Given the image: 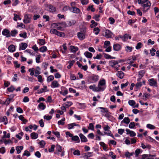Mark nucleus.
Segmentation results:
<instances>
[{
  "label": "nucleus",
  "mask_w": 159,
  "mask_h": 159,
  "mask_svg": "<svg viewBox=\"0 0 159 159\" xmlns=\"http://www.w3.org/2000/svg\"><path fill=\"white\" fill-rule=\"evenodd\" d=\"M98 87H100L103 89L101 91H104L106 88V81L105 80L102 79L100 80L98 82Z\"/></svg>",
  "instance_id": "obj_1"
},
{
  "label": "nucleus",
  "mask_w": 159,
  "mask_h": 159,
  "mask_svg": "<svg viewBox=\"0 0 159 159\" xmlns=\"http://www.w3.org/2000/svg\"><path fill=\"white\" fill-rule=\"evenodd\" d=\"M151 5V3L150 2H148L146 3L143 5L142 6L143 7V12H145L147 11L149 9Z\"/></svg>",
  "instance_id": "obj_2"
},
{
  "label": "nucleus",
  "mask_w": 159,
  "mask_h": 159,
  "mask_svg": "<svg viewBox=\"0 0 159 159\" xmlns=\"http://www.w3.org/2000/svg\"><path fill=\"white\" fill-rule=\"evenodd\" d=\"M89 88L90 89H92L93 91L94 92H100L101 90L103 89H102L100 87H96L95 84L91 85L89 86Z\"/></svg>",
  "instance_id": "obj_3"
},
{
  "label": "nucleus",
  "mask_w": 159,
  "mask_h": 159,
  "mask_svg": "<svg viewBox=\"0 0 159 159\" xmlns=\"http://www.w3.org/2000/svg\"><path fill=\"white\" fill-rule=\"evenodd\" d=\"M149 85L151 86L157 87V83L156 80L154 78H152L148 80Z\"/></svg>",
  "instance_id": "obj_4"
},
{
  "label": "nucleus",
  "mask_w": 159,
  "mask_h": 159,
  "mask_svg": "<svg viewBox=\"0 0 159 159\" xmlns=\"http://www.w3.org/2000/svg\"><path fill=\"white\" fill-rule=\"evenodd\" d=\"M89 79L93 83L97 82L99 80V76L98 75H93L89 77Z\"/></svg>",
  "instance_id": "obj_5"
},
{
  "label": "nucleus",
  "mask_w": 159,
  "mask_h": 159,
  "mask_svg": "<svg viewBox=\"0 0 159 159\" xmlns=\"http://www.w3.org/2000/svg\"><path fill=\"white\" fill-rule=\"evenodd\" d=\"M31 16L30 15L27 14L25 15L24 16V19L23 20L25 24L30 23L31 21Z\"/></svg>",
  "instance_id": "obj_6"
},
{
  "label": "nucleus",
  "mask_w": 159,
  "mask_h": 159,
  "mask_svg": "<svg viewBox=\"0 0 159 159\" xmlns=\"http://www.w3.org/2000/svg\"><path fill=\"white\" fill-rule=\"evenodd\" d=\"M113 34L110 30H105V35L104 36L107 38H111Z\"/></svg>",
  "instance_id": "obj_7"
},
{
  "label": "nucleus",
  "mask_w": 159,
  "mask_h": 159,
  "mask_svg": "<svg viewBox=\"0 0 159 159\" xmlns=\"http://www.w3.org/2000/svg\"><path fill=\"white\" fill-rule=\"evenodd\" d=\"M61 91H60L59 92L63 96H65L68 93V90L65 87H61Z\"/></svg>",
  "instance_id": "obj_8"
},
{
  "label": "nucleus",
  "mask_w": 159,
  "mask_h": 159,
  "mask_svg": "<svg viewBox=\"0 0 159 159\" xmlns=\"http://www.w3.org/2000/svg\"><path fill=\"white\" fill-rule=\"evenodd\" d=\"M2 34L6 36V37H9L11 36L10 31L8 30L4 29L2 31Z\"/></svg>",
  "instance_id": "obj_9"
},
{
  "label": "nucleus",
  "mask_w": 159,
  "mask_h": 159,
  "mask_svg": "<svg viewBox=\"0 0 159 159\" xmlns=\"http://www.w3.org/2000/svg\"><path fill=\"white\" fill-rule=\"evenodd\" d=\"M48 7L49 9L48 11L51 12L53 13L56 11V7L51 4L48 5Z\"/></svg>",
  "instance_id": "obj_10"
},
{
  "label": "nucleus",
  "mask_w": 159,
  "mask_h": 159,
  "mask_svg": "<svg viewBox=\"0 0 159 159\" xmlns=\"http://www.w3.org/2000/svg\"><path fill=\"white\" fill-rule=\"evenodd\" d=\"M62 47L63 48H61V47H60V50L61 51L62 53L65 55L66 54V51L67 50V47L66 46V43L62 45Z\"/></svg>",
  "instance_id": "obj_11"
},
{
  "label": "nucleus",
  "mask_w": 159,
  "mask_h": 159,
  "mask_svg": "<svg viewBox=\"0 0 159 159\" xmlns=\"http://www.w3.org/2000/svg\"><path fill=\"white\" fill-rule=\"evenodd\" d=\"M60 85L58 82L56 80H54L52 82L51 86L52 88H55L59 87Z\"/></svg>",
  "instance_id": "obj_12"
},
{
  "label": "nucleus",
  "mask_w": 159,
  "mask_h": 159,
  "mask_svg": "<svg viewBox=\"0 0 159 159\" xmlns=\"http://www.w3.org/2000/svg\"><path fill=\"white\" fill-rule=\"evenodd\" d=\"M79 136L80 138L81 142H86L88 141L87 138L82 133H80L79 134Z\"/></svg>",
  "instance_id": "obj_13"
},
{
  "label": "nucleus",
  "mask_w": 159,
  "mask_h": 159,
  "mask_svg": "<svg viewBox=\"0 0 159 159\" xmlns=\"http://www.w3.org/2000/svg\"><path fill=\"white\" fill-rule=\"evenodd\" d=\"M126 131L127 132V134H129L131 137H134L136 135V133L133 131L127 129H126Z\"/></svg>",
  "instance_id": "obj_14"
},
{
  "label": "nucleus",
  "mask_w": 159,
  "mask_h": 159,
  "mask_svg": "<svg viewBox=\"0 0 159 159\" xmlns=\"http://www.w3.org/2000/svg\"><path fill=\"white\" fill-rule=\"evenodd\" d=\"M77 36L80 39L82 40L85 38V36L84 34L81 32H79L77 33Z\"/></svg>",
  "instance_id": "obj_15"
},
{
  "label": "nucleus",
  "mask_w": 159,
  "mask_h": 159,
  "mask_svg": "<svg viewBox=\"0 0 159 159\" xmlns=\"http://www.w3.org/2000/svg\"><path fill=\"white\" fill-rule=\"evenodd\" d=\"M0 122H4V124L6 125L8 123V120L7 117L6 116H4L3 117H1L0 118Z\"/></svg>",
  "instance_id": "obj_16"
},
{
  "label": "nucleus",
  "mask_w": 159,
  "mask_h": 159,
  "mask_svg": "<svg viewBox=\"0 0 159 159\" xmlns=\"http://www.w3.org/2000/svg\"><path fill=\"white\" fill-rule=\"evenodd\" d=\"M113 48L114 50L118 51L121 49V46L118 44H114Z\"/></svg>",
  "instance_id": "obj_17"
},
{
  "label": "nucleus",
  "mask_w": 159,
  "mask_h": 159,
  "mask_svg": "<svg viewBox=\"0 0 159 159\" xmlns=\"http://www.w3.org/2000/svg\"><path fill=\"white\" fill-rule=\"evenodd\" d=\"M71 8L72 9V11H71L74 13H78L80 11L79 9L75 7H72Z\"/></svg>",
  "instance_id": "obj_18"
},
{
  "label": "nucleus",
  "mask_w": 159,
  "mask_h": 159,
  "mask_svg": "<svg viewBox=\"0 0 159 159\" xmlns=\"http://www.w3.org/2000/svg\"><path fill=\"white\" fill-rule=\"evenodd\" d=\"M27 47V44L26 43H21L20 45V48H19V50H20V49L22 50H25L26 49V48Z\"/></svg>",
  "instance_id": "obj_19"
},
{
  "label": "nucleus",
  "mask_w": 159,
  "mask_h": 159,
  "mask_svg": "<svg viewBox=\"0 0 159 159\" xmlns=\"http://www.w3.org/2000/svg\"><path fill=\"white\" fill-rule=\"evenodd\" d=\"M38 43L40 45H43L46 43L45 40L43 39H39L38 40Z\"/></svg>",
  "instance_id": "obj_20"
},
{
  "label": "nucleus",
  "mask_w": 159,
  "mask_h": 159,
  "mask_svg": "<svg viewBox=\"0 0 159 159\" xmlns=\"http://www.w3.org/2000/svg\"><path fill=\"white\" fill-rule=\"evenodd\" d=\"M118 62L117 61L112 60L109 61V64L110 66L114 67L116 65L118 64Z\"/></svg>",
  "instance_id": "obj_21"
},
{
  "label": "nucleus",
  "mask_w": 159,
  "mask_h": 159,
  "mask_svg": "<svg viewBox=\"0 0 159 159\" xmlns=\"http://www.w3.org/2000/svg\"><path fill=\"white\" fill-rule=\"evenodd\" d=\"M71 139L73 141H76L78 143H79L80 142V140L79 137L78 136H73L72 137H71Z\"/></svg>",
  "instance_id": "obj_22"
},
{
  "label": "nucleus",
  "mask_w": 159,
  "mask_h": 159,
  "mask_svg": "<svg viewBox=\"0 0 159 159\" xmlns=\"http://www.w3.org/2000/svg\"><path fill=\"white\" fill-rule=\"evenodd\" d=\"M8 49L10 52H13L15 50V47L13 45H11L9 46Z\"/></svg>",
  "instance_id": "obj_23"
},
{
  "label": "nucleus",
  "mask_w": 159,
  "mask_h": 159,
  "mask_svg": "<svg viewBox=\"0 0 159 159\" xmlns=\"http://www.w3.org/2000/svg\"><path fill=\"white\" fill-rule=\"evenodd\" d=\"M70 48L71 52H75L78 50V48L75 46H71Z\"/></svg>",
  "instance_id": "obj_24"
},
{
  "label": "nucleus",
  "mask_w": 159,
  "mask_h": 159,
  "mask_svg": "<svg viewBox=\"0 0 159 159\" xmlns=\"http://www.w3.org/2000/svg\"><path fill=\"white\" fill-rule=\"evenodd\" d=\"M47 87L46 86H44L43 88H41L40 90L38 91V93L39 94L42 93L44 92H45L47 91Z\"/></svg>",
  "instance_id": "obj_25"
},
{
  "label": "nucleus",
  "mask_w": 159,
  "mask_h": 159,
  "mask_svg": "<svg viewBox=\"0 0 159 159\" xmlns=\"http://www.w3.org/2000/svg\"><path fill=\"white\" fill-rule=\"evenodd\" d=\"M30 136L32 139H36L38 137V134L37 133L34 132L31 134Z\"/></svg>",
  "instance_id": "obj_26"
},
{
  "label": "nucleus",
  "mask_w": 159,
  "mask_h": 159,
  "mask_svg": "<svg viewBox=\"0 0 159 159\" xmlns=\"http://www.w3.org/2000/svg\"><path fill=\"white\" fill-rule=\"evenodd\" d=\"M100 145L103 147L104 150L107 151L108 150L107 145L104 142H100Z\"/></svg>",
  "instance_id": "obj_27"
},
{
  "label": "nucleus",
  "mask_w": 159,
  "mask_h": 159,
  "mask_svg": "<svg viewBox=\"0 0 159 159\" xmlns=\"http://www.w3.org/2000/svg\"><path fill=\"white\" fill-rule=\"evenodd\" d=\"M84 55L88 58H91L93 55L92 53L86 51L84 53Z\"/></svg>",
  "instance_id": "obj_28"
},
{
  "label": "nucleus",
  "mask_w": 159,
  "mask_h": 159,
  "mask_svg": "<svg viewBox=\"0 0 159 159\" xmlns=\"http://www.w3.org/2000/svg\"><path fill=\"white\" fill-rule=\"evenodd\" d=\"M117 75L120 79H122L124 76V73L121 71H118Z\"/></svg>",
  "instance_id": "obj_29"
},
{
  "label": "nucleus",
  "mask_w": 159,
  "mask_h": 159,
  "mask_svg": "<svg viewBox=\"0 0 159 159\" xmlns=\"http://www.w3.org/2000/svg\"><path fill=\"white\" fill-rule=\"evenodd\" d=\"M130 120L129 119L128 117H125L121 122L128 124L130 122Z\"/></svg>",
  "instance_id": "obj_30"
},
{
  "label": "nucleus",
  "mask_w": 159,
  "mask_h": 159,
  "mask_svg": "<svg viewBox=\"0 0 159 159\" xmlns=\"http://www.w3.org/2000/svg\"><path fill=\"white\" fill-rule=\"evenodd\" d=\"M39 51L42 52H44L47 50V48L46 46H44L39 48Z\"/></svg>",
  "instance_id": "obj_31"
},
{
  "label": "nucleus",
  "mask_w": 159,
  "mask_h": 159,
  "mask_svg": "<svg viewBox=\"0 0 159 159\" xmlns=\"http://www.w3.org/2000/svg\"><path fill=\"white\" fill-rule=\"evenodd\" d=\"M75 62V61L74 60L72 61H68L69 65L67 66V68L68 69H70L73 65V64Z\"/></svg>",
  "instance_id": "obj_32"
},
{
  "label": "nucleus",
  "mask_w": 159,
  "mask_h": 159,
  "mask_svg": "<svg viewBox=\"0 0 159 159\" xmlns=\"http://www.w3.org/2000/svg\"><path fill=\"white\" fill-rule=\"evenodd\" d=\"M76 21L75 20H72L68 22V26H71L74 25L76 23Z\"/></svg>",
  "instance_id": "obj_33"
},
{
  "label": "nucleus",
  "mask_w": 159,
  "mask_h": 159,
  "mask_svg": "<svg viewBox=\"0 0 159 159\" xmlns=\"http://www.w3.org/2000/svg\"><path fill=\"white\" fill-rule=\"evenodd\" d=\"M104 133L107 134L108 135L112 137L113 138H114V137L112 134H111V132L110 130H107L106 131H105Z\"/></svg>",
  "instance_id": "obj_34"
},
{
  "label": "nucleus",
  "mask_w": 159,
  "mask_h": 159,
  "mask_svg": "<svg viewBox=\"0 0 159 159\" xmlns=\"http://www.w3.org/2000/svg\"><path fill=\"white\" fill-rule=\"evenodd\" d=\"M56 35L61 37H64L65 36V34L63 32L57 31Z\"/></svg>",
  "instance_id": "obj_35"
},
{
  "label": "nucleus",
  "mask_w": 159,
  "mask_h": 159,
  "mask_svg": "<svg viewBox=\"0 0 159 159\" xmlns=\"http://www.w3.org/2000/svg\"><path fill=\"white\" fill-rule=\"evenodd\" d=\"M23 148V147L22 146H17L16 148V150L17 151L18 154L20 153L21 152L20 150H22Z\"/></svg>",
  "instance_id": "obj_36"
},
{
  "label": "nucleus",
  "mask_w": 159,
  "mask_h": 159,
  "mask_svg": "<svg viewBox=\"0 0 159 159\" xmlns=\"http://www.w3.org/2000/svg\"><path fill=\"white\" fill-rule=\"evenodd\" d=\"M91 24L90 25L91 28H93L94 27L98 25V23L96 22L94 20H93L91 21Z\"/></svg>",
  "instance_id": "obj_37"
},
{
  "label": "nucleus",
  "mask_w": 159,
  "mask_h": 159,
  "mask_svg": "<svg viewBox=\"0 0 159 159\" xmlns=\"http://www.w3.org/2000/svg\"><path fill=\"white\" fill-rule=\"evenodd\" d=\"M17 34V31L16 30H14L11 31V36L13 37L15 36L16 34Z\"/></svg>",
  "instance_id": "obj_38"
},
{
  "label": "nucleus",
  "mask_w": 159,
  "mask_h": 159,
  "mask_svg": "<svg viewBox=\"0 0 159 159\" xmlns=\"http://www.w3.org/2000/svg\"><path fill=\"white\" fill-rule=\"evenodd\" d=\"M134 154L133 152H132L131 153H129V152H126L125 154V156L126 157H127L128 158H129L131 156H132Z\"/></svg>",
  "instance_id": "obj_39"
},
{
  "label": "nucleus",
  "mask_w": 159,
  "mask_h": 159,
  "mask_svg": "<svg viewBox=\"0 0 159 159\" xmlns=\"http://www.w3.org/2000/svg\"><path fill=\"white\" fill-rule=\"evenodd\" d=\"M54 79V77L53 75H50L47 78V81L48 82L53 80Z\"/></svg>",
  "instance_id": "obj_40"
},
{
  "label": "nucleus",
  "mask_w": 159,
  "mask_h": 159,
  "mask_svg": "<svg viewBox=\"0 0 159 159\" xmlns=\"http://www.w3.org/2000/svg\"><path fill=\"white\" fill-rule=\"evenodd\" d=\"M38 107L39 108L41 109V110H43L45 108L46 106L44 105L43 103H40L39 104Z\"/></svg>",
  "instance_id": "obj_41"
},
{
  "label": "nucleus",
  "mask_w": 159,
  "mask_h": 159,
  "mask_svg": "<svg viewBox=\"0 0 159 159\" xmlns=\"http://www.w3.org/2000/svg\"><path fill=\"white\" fill-rule=\"evenodd\" d=\"M65 118H63L61 120L59 121L58 122V125H64L65 122L64 121L65 120Z\"/></svg>",
  "instance_id": "obj_42"
},
{
  "label": "nucleus",
  "mask_w": 159,
  "mask_h": 159,
  "mask_svg": "<svg viewBox=\"0 0 159 159\" xmlns=\"http://www.w3.org/2000/svg\"><path fill=\"white\" fill-rule=\"evenodd\" d=\"M100 31V30L98 27H95L93 29V31L95 32V34L96 35H98Z\"/></svg>",
  "instance_id": "obj_43"
},
{
  "label": "nucleus",
  "mask_w": 159,
  "mask_h": 159,
  "mask_svg": "<svg viewBox=\"0 0 159 159\" xmlns=\"http://www.w3.org/2000/svg\"><path fill=\"white\" fill-rule=\"evenodd\" d=\"M141 149H137L135 151V157H137L141 152Z\"/></svg>",
  "instance_id": "obj_44"
},
{
  "label": "nucleus",
  "mask_w": 159,
  "mask_h": 159,
  "mask_svg": "<svg viewBox=\"0 0 159 159\" xmlns=\"http://www.w3.org/2000/svg\"><path fill=\"white\" fill-rule=\"evenodd\" d=\"M125 50L127 52H131L133 49V48L132 47H129L128 46H127L126 47Z\"/></svg>",
  "instance_id": "obj_45"
},
{
  "label": "nucleus",
  "mask_w": 159,
  "mask_h": 159,
  "mask_svg": "<svg viewBox=\"0 0 159 159\" xmlns=\"http://www.w3.org/2000/svg\"><path fill=\"white\" fill-rule=\"evenodd\" d=\"M128 103L130 105L133 107L134 105L135 104V102L134 100H129L128 102Z\"/></svg>",
  "instance_id": "obj_46"
},
{
  "label": "nucleus",
  "mask_w": 159,
  "mask_h": 159,
  "mask_svg": "<svg viewBox=\"0 0 159 159\" xmlns=\"http://www.w3.org/2000/svg\"><path fill=\"white\" fill-rule=\"evenodd\" d=\"M23 133L22 132H20L18 134H17L16 135V137L18 138L19 139H21L22 136L23 135Z\"/></svg>",
  "instance_id": "obj_47"
},
{
  "label": "nucleus",
  "mask_w": 159,
  "mask_h": 159,
  "mask_svg": "<svg viewBox=\"0 0 159 159\" xmlns=\"http://www.w3.org/2000/svg\"><path fill=\"white\" fill-rule=\"evenodd\" d=\"M110 44V42L108 41H106L104 43V48H107V46H109Z\"/></svg>",
  "instance_id": "obj_48"
},
{
  "label": "nucleus",
  "mask_w": 159,
  "mask_h": 159,
  "mask_svg": "<svg viewBox=\"0 0 159 159\" xmlns=\"http://www.w3.org/2000/svg\"><path fill=\"white\" fill-rule=\"evenodd\" d=\"M147 127L150 129H154L155 128L154 126L150 124H148L147 125Z\"/></svg>",
  "instance_id": "obj_49"
},
{
  "label": "nucleus",
  "mask_w": 159,
  "mask_h": 159,
  "mask_svg": "<svg viewBox=\"0 0 159 159\" xmlns=\"http://www.w3.org/2000/svg\"><path fill=\"white\" fill-rule=\"evenodd\" d=\"M19 36L20 37L26 39L27 38V33L25 32H24L23 33H20L19 34Z\"/></svg>",
  "instance_id": "obj_50"
},
{
  "label": "nucleus",
  "mask_w": 159,
  "mask_h": 159,
  "mask_svg": "<svg viewBox=\"0 0 159 159\" xmlns=\"http://www.w3.org/2000/svg\"><path fill=\"white\" fill-rule=\"evenodd\" d=\"M142 43L140 42L138 43L137 44L135 48L137 49H139L142 47Z\"/></svg>",
  "instance_id": "obj_51"
},
{
  "label": "nucleus",
  "mask_w": 159,
  "mask_h": 159,
  "mask_svg": "<svg viewBox=\"0 0 159 159\" xmlns=\"http://www.w3.org/2000/svg\"><path fill=\"white\" fill-rule=\"evenodd\" d=\"M56 150L59 152H61L62 151V147L59 145H57L56 146Z\"/></svg>",
  "instance_id": "obj_52"
},
{
  "label": "nucleus",
  "mask_w": 159,
  "mask_h": 159,
  "mask_svg": "<svg viewBox=\"0 0 159 159\" xmlns=\"http://www.w3.org/2000/svg\"><path fill=\"white\" fill-rule=\"evenodd\" d=\"M100 14L99 15H95L93 17L96 21H99V17H100Z\"/></svg>",
  "instance_id": "obj_53"
},
{
  "label": "nucleus",
  "mask_w": 159,
  "mask_h": 159,
  "mask_svg": "<svg viewBox=\"0 0 159 159\" xmlns=\"http://www.w3.org/2000/svg\"><path fill=\"white\" fill-rule=\"evenodd\" d=\"M15 88L13 86H11L7 89L8 91L9 92H13L15 90Z\"/></svg>",
  "instance_id": "obj_54"
},
{
  "label": "nucleus",
  "mask_w": 159,
  "mask_h": 159,
  "mask_svg": "<svg viewBox=\"0 0 159 159\" xmlns=\"http://www.w3.org/2000/svg\"><path fill=\"white\" fill-rule=\"evenodd\" d=\"M99 109L103 110H102L101 111V112H103V113L106 112V113H107V112H108V111L107 110V109L106 108H105L104 107H99Z\"/></svg>",
  "instance_id": "obj_55"
},
{
  "label": "nucleus",
  "mask_w": 159,
  "mask_h": 159,
  "mask_svg": "<svg viewBox=\"0 0 159 159\" xmlns=\"http://www.w3.org/2000/svg\"><path fill=\"white\" fill-rule=\"evenodd\" d=\"M73 154L74 155L80 156V151L78 150H76L74 151L73 153Z\"/></svg>",
  "instance_id": "obj_56"
},
{
  "label": "nucleus",
  "mask_w": 159,
  "mask_h": 159,
  "mask_svg": "<svg viewBox=\"0 0 159 159\" xmlns=\"http://www.w3.org/2000/svg\"><path fill=\"white\" fill-rule=\"evenodd\" d=\"M90 9H91V11L92 12H94L95 11V9L93 8V5L89 6L87 9L88 11H89Z\"/></svg>",
  "instance_id": "obj_57"
},
{
  "label": "nucleus",
  "mask_w": 159,
  "mask_h": 159,
  "mask_svg": "<svg viewBox=\"0 0 159 159\" xmlns=\"http://www.w3.org/2000/svg\"><path fill=\"white\" fill-rule=\"evenodd\" d=\"M52 117L51 116H46V115H45L43 117L44 119H46V120H50V119H51L52 118Z\"/></svg>",
  "instance_id": "obj_58"
},
{
  "label": "nucleus",
  "mask_w": 159,
  "mask_h": 159,
  "mask_svg": "<svg viewBox=\"0 0 159 159\" xmlns=\"http://www.w3.org/2000/svg\"><path fill=\"white\" fill-rule=\"evenodd\" d=\"M41 57V56L40 54L37 55V57L36 58V61L37 63H39L40 62L39 60Z\"/></svg>",
  "instance_id": "obj_59"
},
{
  "label": "nucleus",
  "mask_w": 159,
  "mask_h": 159,
  "mask_svg": "<svg viewBox=\"0 0 159 159\" xmlns=\"http://www.w3.org/2000/svg\"><path fill=\"white\" fill-rule=\"evenodd\" d=\"M129 83L127 81L125 84H121V89H123L124 87H126L129 84Z\"/></svg>",
  "instance_id": "obj_60"
},
{
  "label": "nucleus",
  "mask_w": 159,
  "mask_h": 159,
  "mask_svg": "<svg viewBox=\"0 0 159 159\" xmlns=\"http://www.w3.org/2000/svg\"><path fill=\"white\" fill-rule=\"evenodd\" d=\"M63 9L64 11H66L69 9L70 11H72V9L71 8V7L67 6H64L63 7Z\"/></svg>",
  "instance_id": "obj_61"
},
{
  "label": "nucleus",
  "mask_w": 159,
  "mask_h": 159,
  "mask_svg": "<svg viewBox=\"0 0 159 159\" xmlns=\"http://www.w3.org/2000/svg\"><path fill=\"white\" fill-rule=\"evenodd\" d=\"M135 126V124L134 122H131L129 126V127L130 128H133Z\"/></svg>",
  "instance_id": "obj_62"
},
{
  "label": "nucleus",
  "mask_w": 159,
  "mask_h": 159,
  "mask_svg": "<svg viewBox=\"0 0 159 159\" xmlns=\"http://www.w3.org/2000/svg\"><path fill=\"white\" fill-rule=\"evenodd\" d=\"M16 68L20 67V64H18V61H15L13 62Z\"/></svg>",
  "instance_id": "obj_63"
},
{
  "label": "nucleus",
  "mask_w": 159,
  "mask_h": 159,
  "mask_svg": "<svg viewBox=\"0 0 159 159\" xmlns=\"http://www.w3.org/2000/svg\"><path fill=\"white\" fill-rule=\"evenodd\" d=\"M148 157L146 159H154V157H155L154 155L151 154H148Z\"/></svg>",
  "instance_id": "obj_64"
}]
</instances>
